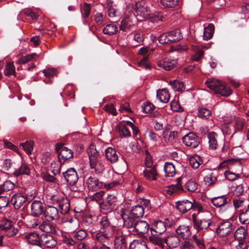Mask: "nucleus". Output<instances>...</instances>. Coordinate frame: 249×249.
Instances as JSON below:
<instances>
[{
  "mask_svg": "<svg viewBox=\"0 0 249 249\" xmlns=\"http://www.w3.org/2000/svg\"><path fill=\"white\" fill-rule=\"evenodd\" d=\"M212 214L209 211L192 215L194 227L198 231L207 229L212 222Z\"/></svg>",
  "mask_w": 249,
  "mask_h": 249,
  "instance_id": "nucleus-1",
  "label": "nucleus"
},
{
  "mask_svg": "<svg viewBox=\"0 0 249 249\" xmlns=\"http://www.w3.org/2000/svg\"><path fill=\"white\" fill-rule=\"evenodd\" d=\"M207 87L214 93L223 96H229L231 93V89L226 86L224 82L214 78L210 79L205 83Z\"/></svg>",
  "mask_w": 249,
  "mask_h": 249,
  "instance_id": "nucleus-2",
  "label": "nucleus"
},
{
  "mask_svg": "<svg viewBox=\"0 0 249 249\" xmlns=\"http://www.w3.org/2000/svg\"><path fill=\"white\" fill-rule=\"evenodd\" d=\"M86 183L89 189L93 191H96L103 188L108 190L119 184L118 182L115 181L109 183L99 181L94 176L88 177L86 180Z\"/></svg>",
  "mask_w": 249,
  "mask_h": 249,
  "instance_id": "nucleus-3",
  "label": "nucleus"
},
{
  "mask_svg": "<svg viewBox=\"0 0 249 249\" xmlns=\"http://www.w3.org/2000/svg\"><path fill=\"white\" fill-rule=\"evenodd\" d=\"M115 232H112L110 229L105 231L100 229L92 235L95 240V244H104L107 243L109 239L112 237Z\"/></svg>",
  "mask_w": 249,
  "mask_h": 249,
  "instance_id": "nucleus-4",
  "label": "nucleus"
},
{
  "mask_svg": "<svg viewBox=\"0 0 249 249\" xmlns=\"http://www.w3.org/2000/svg\"><path fill=\"white\" fill-rule=\"evenodd\" d=\"M52 200L54 204L58 205L61 213L66 214L69 212L70 204L69 200L66 197L63 196L56 195L52 196Z\"/></svg>",
  "mask_w": 249,
  "mask_h": 249,
  "instance_id": "nucleus-5",
  "label": "nucleus"
},
{
  "mask_svg": "<svg viewBox=\"0 0 249 249\" xmlns=\"http://www.w3.org/2000/svg\"><path fill=\"white\" fill-rule=\"evenodd\" d=\"M136 23L137 18L133 13L126 14L121 22L120 29L123 31L127 32L131 30Z\"/></svg>",
  "mask_w": 249,
  "mask_h": 249,
  "instance_id": "nucleus-6",
  "label": "nucleus"
},
{
  "mask_svg": "<svg viewBox=\"0 0 249 249\" xmlns=\"http://www.w3.org/2000/svg\"><path fill=\"white\" fill-rule=\"evenodd\" d=\"M56 149L58 154V159L61 163L73 157V152L71 150L64 146L63 144L57 143L56 145Z\"/></svg>",
  "mask_w": 249,
  "mask_h": 249,
  "instance_id": "nucleus-7",
  "label": "nucleus"
},
{
  "mask_svg": "<svg viewBox=\"0 0 249 249\" xmlns=\"http://www.w3.org/2000/svg\"><path fill=\"white\" fill-rule=\"evenodd\" d=\"M183 143L191 148H196L199 144V140L196 135L193 132H189L185 135L182 139Z\"/></svg>",
  "mask_w": 249,
  "mask_h": 249,
  "instance_id": "nucleus-8",
  "label": "nucleus"
},
{
  "mask_svg": "<svg viewBox=\"0 0 249 249\" xmlns=\"http://www.w3.org/2000/svg\"><path fill=\"white\" fill-rule=\"evenodd\" d=\"M164 242L169 249H173L180 246V238L175 233H170L164 238Z\"/></svg>",
  "mask_w": 249,
  "mask_h": 249,
  "instance_id": "nucleus-9",
  "label": "nucleus"
},
{
  "mask_svg": "<svg viewBox=\"0 0 249 249\" xmlns=\"http://www.w3.org/2000/svg\"><path fill=\"white\" fill-rule=\"evenodd\" d=\"M233 230L231 222L226 221L222 222L216 229V232L220 236L224 237L230 234Z\"/></svg>",
  "mask_w": 249,
  "mask_h": 249,
  "instance_id": "nucleus-10",
  "label": "nucleus"
},
{
  "mask_svg": "<svg viewBox=\"0 0 249 249\" xmlns=\"http://www.w3.org/2000/svg\"><path fill=\"white\" fill-rule=\"evenodd\" d=\"M242 165L240 162L234 159H229L220 162L218 166L219 169L228 168L229 170H234L235 168H241Z\"/></svg>",
  "mask_w": 249,
  "mask_h": 249,
  "instance_id": "nucleus-11",
  "label": "nucleus"
},
{
  "mask_svg": "<svg viewBox=\"0 0 249 249\" xmlns=\"http://www.w3.org/2000/svg\"><path fill=\"white\" fill-rule=\"evenodd\" d=\"M210 47L211 46L209 44L207 45L202 44L199 45H192V49L195 53L194 55L193 56V59L196 61H199L204 55V52L202 50L208 49L210 48Z\"/></svg>",
  "mask_w": 249,
  "mask_h": 249,
  "instance_id": "nucleus-12",
  "label": "nucleus"
},
{
  "mask_svg": "<svg viewBox=\"0 0 249 249\" xmlns=\"http://www.w3.org/2000/svg\"><path fill=\"white\" fill-rule=\"evenodd\" d=\"M44 215L48 221L58 219L59 214L58 209L53 206H48L45 209Z\"/></svg>",
  "mask_w": 249,
  "mask_h": 249,
  "instance_id": "nucleus-13",
  "label": "nucleus"
},
{
  "mask_svg": "<svg viewBox=\"0 0 249 249\" xmlns=\"http://www.w3.org/2000/svg\"><path fill=\"white\" fill-rule=\"evenodd\" d=\"M63 174L65 179L70 185H74L78 180L77 172L73 168L68 169Z\"/></svg>",
  "mask_w": 249,
  "mask_h": 249,
  "instance_id": "nucleus-14",
  "label": "nucleus"
},
{
  "mask_svg": "<svg viewBox=\"0 0 249 249\" xmlns=\"http://www.w3.org/2000/svg\"><path fill=\"white\" fill-rule=\"evenodd\" d=\"M206 176L203 178V181L205 185L210 186L214 184L217 181V173L216 172H213L210 169L203 170Z\"/></svg>",
  "mask_w": 249,
  "mask_h": 249,
  "instance_id": "nucleus-15",
  "label": "nucleus"
},
{
  "mask_svg": "<svg viewBox=\"0 0 249 249\" xmlns=\"http://www.w3.org/2000/svg\"><path fill=\"white\" fill-rule=\"evenodd\" d=\"M218 212L223 218L227 219L232 218L235 213L234 209L228 203L219 208Z\"/></svg>",
  "mask_w": 249,
  "mask_h": 249,
  "instance_id": "nucleus-16",
  "label": "nucleus"
},
{
  "mask_svg": "<svg viewBox=\"0 0 249 249\" xmlns=\"http://www.w3.org/2000/svg\"><path fill=\"white\" fill-rule=\"evenodd\" d=\"M177 209L182 213H184L194 208L193 203L188 200H183L176 202Z\"/></svg>",
  "mask_w": 249,
  "mask_h": 249,
  "instance_id": "nucleus-17",
  "label": "nucleus"
},
{
  "mask_svg": "<svg viewBox=\"0 0 249 249\" xmlns=\"http://www.w3.org/2000/svg\"><path fill=\"white\" fill-rule=\"evenodd\" d=\"M26 200L25 196L21 193L15 194L11 198V202L16 209H18L22 206Z\"/></svg>",
  "mask_w": 249,
  "mask_h": 249,
  "instance_id": "nucleus-18",
  "label": "nucleus"
},
{
  "mask_svg": "<svg viewBox=\"0 0 249 249\" xmlns=\"http://www.w3.org/2000/svg\"><path fill=\"white\" fill-rule=\"evenodd\" d=\"M242 173V167L241 168H235L234 170H228L224 172L225 178L231 181L238 179L241 177Z\"/></svg>",
  "mask_w": 249,
  "mask_h": 249,
  "instance_id": "nucleus-19",
  "label": "nucleus"
},
{
  "mask_svg": "<svg viewBox=\"0 0 249 249\" xmlns=\"http://www.w3.org/2000/svg\"><path fill=\"white\" fill-rule=\"evenodd\" d=\"M40 240L41 242L40 244H41L45 248L48 249L53 248L57 244L56 240L50 234H42L41 236Z\"/></svg>",
  "mask_w": 249,
  "mask_h": 249,
  "instance_id": "nucleus-20",
  "label": "nucleus"
},
{
  "mask_svg": "<svg viewBox=\"0 0 249 249\" xmlns=\"http://www.w3.org/2000/svg\"><path fill=\"white\" fill-rule=\"evenodd\" d=\"M31 213L32 215L38 216L44 213V204L40 201L34 200L31 206Z\"/></svg>",
  "mask_w": 249,
  "mask_h": 249,
  "instance_id": "nucleus-21",
  "label": "nucleus"
},
{
  "mask_svg": "<svg viewBox=\"0 0 249 249\" xmlns=\"http://www.w3.org/2000/svg\"><path fill=\"white\" fill-rule=\"evenodd\" d=\"M89 165L90 168L98 174H102L105 168L101 158L89 161Z\"/></svg>",
  "mask_w": 249,
  "mask_h": 249,
  "instance_id": "nucleus-22",
  "label": "nucleus"
},
{
  "mask_svg": "<svg viewBox=\"0 0 249 249\" xmlns=\"http://www.w3.org/2000/svg\"><path fill=\"white\" fill-rule=\"evenodd\" d=\"M134 229L138 234H144L148 231L149 225L145 221L140 220L135 223Z\"/></svg>",
  "mask_w": 249,
  "mask_h": 249,
  "instance_id": "nucleus-23",
  "label": "nucleus"
},
{
  "mask_svg": "<svg viewBox=\"0 0 249 249\" xmlns=\"http://www.w3.org/2000/svg\"><path fill=\"white\" fill-rule=\"evenodd\" d=\"M176 232L178 235L183 239H188L191 235L190 227L188 225H180L176 229Z\"/></svg>",
  "mask_w": 249,
  "mask_h": 249,
  "instance_id": "nucleus-24",
  "label": "nucleus"
},
{
  "mask_svg": "<svg viewBox=\"0 0 249 249\" xmlns=\"http://www.w3.org/2000/svg\"><path fill=\"white\" fill-rule=\"evenodd\" d=\"M177 64L176 61L169 58H165L164 60L157 62V66L166 71L172 70Z\"/></svg>",
  "mask_w": 249,
  "mask_h": 249,
  "instance_id": "nucleus-25",
  "label": "nucleus"
},
{
  "mask_svg": "<svg viewBox=\"0 0 249 249\" xmlns=\"http://www.w3.org/2000/svg\"><path fill=\"white\" fill-rule=\"evenodd\" d=\"M117 201V198L113 195H109L105 199L102 204V207L105 210H109L113 208Z\"/></svg>",
  "mask_w": 249,
  "mask_h": 249,
  "instance_id": "nucleus-26",
  "label": "nucleus"
},
{
  "mask_svg": "<svg viewBox=\"0 0 249 249\" xmlns=\"http://www.w3.org/2000/svg\"><path fill=\"white\" fill-rule=\"evenodd\" d=\"M136 13L137 14V17H138L139 18L138 20H142L143 19H146L150 18V13L147 11V8L143 5L141 4H138L136 6Z\"/></svg>",
  "mask_w": 249,
  "mask_h": 249,
  "instance_id": "nucleus-27",
  "label": "nucleus"
},
{
  "mask_svg": "<svg viewBox=\"0 0 249 249\" xmlns=\"http://www.w3.org/2000/svg\"><path fill=\"white\" fill-rule=\"evenodd\" d=\"M64 223L68 231L70 232H74L79 227V221L75 218H68Z\"/></svg>",
  "mask_w": 249,
  "mask_h": 249,
  "instance_id": "nucleus-28",
  "label": "nucleus"
},
{
  "mask_svg": "<svg viewBox=\"0 0 249 249\" xmlns=\"http://www.w3.org/2000/svg\"><path fill=\"white\" fill-rule=\"evenodd\" d=\"M87 153L89 161L101 158V155L97 150L94 144H91L87 149Z\"/></svg>",
  "mask_w": 249,
  "mask_h": 249,
  "instance_id": "nucleus-29",
  "label": "nucleus"
},
{
  "mask_svg": "<svg viewBox=\"0 0 249 249\" xmlns=\"http://www.w3.org/2000/svg\"><path fill=\"white\" fill-rule=\"evenodd\" d=\"M39 229L42 231L47 233H56V230L55 227L51 224L47 222L46 221H40L38 225Z\"/></svg>",
  "mask_w": 249,
  "mask_h": 249,
  "instance_id": "nucleus-30",
  "label": "nucleus"
},
{
  "mask_svg": "<svg viewBox=\"0 0 249 249\" xmlns=\"http://www.w3.org/2000/svg\"><path fill=\"white\" fill-rule=\"evenodd\" d=\"M27 242L31 245H38L40 243L39 234L36 232H31L25 236Z\"/></svg>",
  "mask_w": 249,
  "mask_h": 249,
  "instance_id": "nucleus-31",
  "label": "nucleus"
},
{
  "mask_svg": "<svg viewBox=\"0 0 249 249\" xmlns=\"http://www.w3.org/2000/svg\"><path fill=\"white\" fill-rule=\"evenodd\" d=\"M105 154L107 159L111 163H115L118 161V156L116 154L115 149L112 147H108L106 149L105 151Z\"/></svg>",
  "mask_w": 249,
  "mask_h": 249,
  "instance_id": "nucleus-32",
  "label": "nucleus"
},
{
  "mask_svg": "<svg viewBox=\"0 0 249 249\" xmlns=\"http://www.w3.org/2000/svg\"><path fill=\"white\" fill-rule=\"evenodd\" d=\"M157 97L161 102L166 103L170 100V95L166 89H162L157 90Z\"/></svg>",
  "mask_w": 249,
  "mask_h": 249,
  "instance_id": "nucleus-33",
  "label": "nucleus"
},
{
  "mask_svg": "<svg viewBox=\"0 0 249 249\" xmlns=\"http://www.w3.org/2000/svg\"><path fill=\"white\" fill-rule=\"evenodd\" d=\"M144 213V207L141 205H137L132 207L130 214L133 218L142 217Z\"/></svg>",
  "mask_w": 249,
  "mask_h": 249,
  "instance_id": "nucleus-34",
  "label": "nucleus"
},
{
  "mask_svg": "<svg viewBox=\"0 0 249 249\" xmlns=\"http://www.w3.org/2000/svg\"><path fill=\"white\" fill-rule=\"evenodd\" d=\"M165 176L167 177H173L176 174L175 166L172 162H166L164 166Z\"/></svg>",
  "mask_w": 249,
  "mask_h": 249,
  "instance_id": "nucleus-35",
  "label": "nucleus"
},
{
  "mask_svg": "<svg viewBox=\"0 0 249 249\" xmlns=\"http://www.w3.org/2000/svg\"><path fill=\"white\" fill-rule=\"evenodd\" d=\"M211 202L214 206L220 208L228 203L227 197L226 196L214 197L211 199Z\"/></svg>",
  "mask_w": 249,
  "mask_h": 249,
  "instance_id": "nucleus-36",
  "label": "nucleus"
},
{
  "mask_svg": "<svg viewBox=\"0 0 249 249\" xmlns=\"http://www.w3.org/2000/svg\"><path fill=\"white\" fill-rule=\"evenodd\" d=\"M148 241L153 245L158 247H164L163 245L164 239H163L158 234L152 233L148 237Z\"/></svg>",
  "mask_w": 249,
  "mask_h": 249,
  "instance_id": "nucleus-37",
  "label": "nucleus"
},
{
  "mask_svg": "<svg viewBox=\"0 0 249 249\" xmlns=\"http://www.w3.org/2000/svg\"><path fill=\"white\" fill-rule=\"evenodd\" d=\"M114 249H127L125 238L123 235L116 237L114 244Z\"/></svg>",
  "mask_w": 249,
  "mask_h": 249,
  "instance_id": "nucleus-38",
  "label": "nucleus"
},
{
  "mask_svg": "<svg viewBox=\"0 0 249 249\" xmlns=\"http://www.w3.org/2000/svg\"><path fill=\"white\" fill-rule=\"evenodd\" d=\"M143 171L144 177L148 180H156L157 178L158 174L155 167L149 168Z\"/></svg>",
  "mask_w": 249,
  "mask_h": 249,
  "instance_id": "nucleus-39",
  "label": "nucleus"
},
{
  "mask_svg": "<svg viewBox=\"0 0 249 249\" xmlns=\"http://www.w3.org/2000/svg\"><path fill=\"white\" fill-rule=\"evenodd\" d=\"M163 137L166 142H172L178 138V132L176 131H171L164 130L162 132Z\"/></svg>",
  "mask_w": 249,
  "mask_h": 249,
  "instance_id": "nucleus-40",
  "label": "nucleus"
},
{
  "mask_svg": "<svg viewBox=\"0 0 249 249\" xmlns=\"http://www.w3.org/2000/svg\"><path fill=\"white\" fill-rule=\"evenodd\" d=\"M122 218L124 221V226L127 228H131L134 225V219L133 217L126 213L121 214Z\"/></svg>",
  "mask_w": 249,
  "mask_h": 249,
  "instance_id": "nucleus-41",
  "label": "nucleus"
},
{
  "mask_svg": "<svg viewBox=\"0 0 249 249\" xmlns=\"http://www.w3.org/2000/svg\"><path fill=\"white\" fill-rule=\"evenodd\" d=\"M217 134L214 132H212L208 134V139L209 140V146L211 149H216L218 147V142L217 141Z\"/></svg>",
  "mask_w": 249,
  "mask_h": 249,
  "instance_id": "nucleus-42",
  "label": "nucleus"
},
{
  "mask_svg": "<svg viewBox=\"0 0 249 249\" xmlns=\"http://www.w3.org/2000/svg\"><path fill=\"white\" fill-rule=\"evenodd\" d=\"M100 224L101 225L100 229H103L105 231L110 229L112 232H115V228L110 225L107 216H104L102 217Z\"/></svg>",
  "mask_w": 249,
  "mask_h": 249,
  "instance_id": "nucleus-43",
  "label": "nucleus"
},
{
  "mask_svg": "<svg viewBox=\"0 0 249 249\" xmlns=\"http://www.w3.org/2000/svg\"><path fill=\"white\" fill-rule=\"evenodd\" d=\"M190 164L194 169H197L203 163V160L199 156L194 155L189 158Z\"/></svg>",
  "mask_w": 249,
  "mask_h": 249,
  "instance_id": "nucleus-44",
  "label": "nucleus"
},
{
  "mask_svg": "<svg viewBox=\"0 0 249 249\" xmlns=\"http://www.w3.org/2000/svg\"><path fill=\"white\" fill-rule=\"evenodd\" d=\"M15 186V184L10 180H6L0 185V195L12 190Z\"/></svg>",
  "mask_w": 249,
  "mask_h": 249,
  "instance_id": "nucleus-45",
  "label": "nucleus"
},
{
  "mask_svg": "<svg viewBox=\"0 0 249 249\" xmlns=\"http://www.w3.org/2000/svg\"><path fill=\"white\" fill-rule=\"evenodd\" d=\"M130 249H148L146 243L142 240H136L130 245Z\"/></svg>",
  "mask_w": 249,
  "mask_h": 249,
  "instance_id": "nucleus-46",
  "label": "nucleus"
},
{
  "mask_svg": "<svg viewBox=\"0 0 249 249\" xmlns=\"http://www.w3.org/2000/svg\"><path fill=\"white\" fill-rule=\"evenodd\" d=\"M214 31V26L213 24H209L207 27L204 28L203 32L204 40H208L212 38Z\"/></svg>",
  "mask_w": 249,
  "mask_h": 249,
  "instance_id": "nucleus-47",
  "label": "nucleus"
},
{
  "mask_svg": "<svg viewBox=\"0 0 249 249\" xmlns=\"http://www.w3.org/2000/svg\"><path fill=\"white\" fill-rule=\"evenodd\" d=\"M153 230L159 235L162 234L166 231L165 223L161 221H158L155 223Z\"/></svg>",
  "mask_w": 249,
  "mask_h": 249,
  "instance_id": "nucleus-48",
  "label": "nucleus"
},
{
  "mask_svg": "<svg viewBox=\"0 0 249 249\" xmlns=\"http://www.w3.org/2000/svg\"><path fill=\"white\" fill-rule=\"evenodd\" d=\"M37 57L36 53H33L25 56H21L16 62L17 64H24L30 61L34 60Z\"/></svg>",
  "mask_w": 249,
  "mask_h": 249,
  "instance_id": "nucleus-49",
  "label": "nucleus"
},
{
  "mask_svg": "<svg viewBox=\"0 0 249 249\" xmlns=\"http://www.w3.org/2000/svg\"><path fill=\"white\" fill-rule=\"evenodd\" d=\"M167 34L170 43L172 42L178 41L181 39L180 33L178 30L167 32Z\"/></svg>",
  "mask_w": 249,
  "mask_h": 249,
  "instance_id": "nucleus-50",
  "label": "nucleus"
},
{
  "mask_svg": "<svg viewBox=\"0 0 249 249\" xmlns=\"http://www.w3.org/2000/svg\"><path fill=\"white\" fill-rule=\"evenodd\" d=\"M183 190L182 186L180 184L176 185H171L168 186L166 189V193L169 195H173L174 194L178 193Z\"/></svg>",
  "mask_w": 249,
  "mask_h": 249,
  "instance_id": "nucleus-51",
  "label": "nucleus"
},
{
  "mask_svg": "<svg viewBox=\"0 0 249 249\" xmlns=\"http://www.w3.org/2000/svg\"><path fill=\"white\" fill-rule=\"evenodd\" d=\"M34 142L32 141H27L24 142L20 143L21 146L26 153L28 155H30L32 153L34 149Z\"/></svg>",
  "mask_w": 249,
  "mask_h": 249,
  "instance_id": "nucleus-52",
  "label": "nucleus"
},
{
  "mask_svg": "<svg viewBox=\"0 0 249 249\" xmlns=\"http://www.w3.org/2000/svg\"><path fill=\"white\" fill-rule=\"evenodd\" d=\"M30 174V169L28 166L25 164H22L18 169L14 172V175L18 177L21 175H29Z\"/></svg>",
  "mask_w": 249,
  "mask_h": 249,
  "instance_id": "nucleus-53",
  "label": "nucleus"
},
{
  "mask_svg": "<svg viewBox=\"0 0 249 249\" xmlns=\"http://www.w3.org/2000/svg\"><path fill=\"white\" fill-rule=\"evenodd\" d=\"M103 32L104 34L112 35L117 33V26L114 24H107L103 29Z\"/></svg>",
  "mask_w": 249,
  "mask_h": 249,
  "instance_id": "nucleus-54",
  "label": "nucleus"
},
{
  "mask_svg": "<svg viewBox=\"0 0 249 249\" xmlns=\"http://www.w3.org/2000/svg\"><path fill=\"white\" fill-rule=\"evenodd\" d=\"M247 232L246 229L243 227H240L238 228L234 232V237L238 241H242L246 235Z\"/></svg>",
  "mask_w": 249,
  "mask_h": 249,
  "instance_id": "nucleus-55",
  "label": "nucleus"
},
{
  "mask_svg": "<svg viewBox=\"0 0 249 249\" xmlns=\"http://www.w3.org/2000/svg\"><path fill=\"white\" fill-rule=\"evenodd\" d=\"M12 225L11 221L7 219L3 220L0 223V234L3 235Z\"/></svg>",
  "mask_w": 249,
  "mask_h": 249,
  "instance_id": "nucleus-56",
  "label": "nucleus"
},
{
  "mask_svg": "<svg viewBox=\"0 0 249 249\" xmlns=\"http://www.w3.org/2000/svg\"><path fill=\"white\" fill-rule=\"evenodd\" d=\"M4 74L7 76L15 75V67L13 62H9L5 66L4 70Z\"/></svg>",
  "mask_w": 249,
  "mask_h": 249,
  "instance_id": "nucleus-57",
  "label": "nucleus"
},
{
  "mask_svg": "<svg viewBox=\"0 0 249 249\" xmlns=\"http://www.w3.org/2000/svg\"><path fill=\"white\" fill-rule=\"evenodd\" d=\"M118 131L119 134L124 137H129L130 136V132L127 128L126 125L123 124H120L117 126Z\"/></svg>",
  "mask_w": 249,
  "mask_h": 249,
  "instance_id": "nucleus-58",
  "label": "nucleus"
},
{
  "mask_svg": "<svg viewBox=\"0 0 249 249\" xmlns=\"http://www.w3.org/2000/svg\"><path fill=\"white\" fill-rule=\"evenodd\" d=\"M245 125V120L241 118H236L234 123L235 132L241 131Z\"/></svg>",
  "mask_w": 249,
  "mask_h": 249,
  "instance_id": "nucleus-59",
  "label": "nucleus"
},
{
  "mask_svg": "<svg viewBox=\"0 0 249 249\" xmlns=\"http://www.w3.org/2000/svg\"><path fill=\"white\" fill-rule=\"evenodd\" d=\"M180 249H196L193 241L190 239L183 241L179 246Z\"/></svg>",
  "mask_w": 249,
  "mask_h": 249,
  "instance_id": "nucleus-60",
  "label": "nucleus"
},
{
  "mask_svg": "<svg viewBox=\"0 0 249 249\" xmlns=\"http://www.w3.org/2000/svg\"><path fill=\"white\" fill-rule=\"evenodd\" d=\"M248 207V209L239 215L240 222L243 224H249V204Z\"/></svg>",
  "mask_w": 249,
  "mask_h": 249,
  "instance_id": "nucleus-61",
  "label": "nucleus"
},
{
  "mask_svg": "<svg viewBox=\"0 0 249 249\" xmlns=\"http://www.w3.org/2000/svg\"><path fill=\"white\" fill-rule=\"evenodd\" d=\"M134 40L136 42L134 46H138L142 45L144 40V35L140 32H135L134 33Z\"/></svg>",
  "mask_w": 249,
  "mask_h": 249,
  "instance_id": "nucleus-62",
  "label": "nucleus"
},
{
  "mask_svg": "<svg viewBox=\"0 0 249 249\" xmlns=\"http://www.w3.org/2000/svg\"><path fill=\"white\" fill-rule=\"evenodd\" d=\"M170 84L175 91H181L185 89L184 85L177 80L170 81Z\"/></svg>",
  "mask_w": 249,
  "mask_h": 249,
  "instance_id": "nucleus-63",
  "label": "nucleus"
},
{
  "mask_svg": "<svg viewBox=\"0 0 249 249\" xmlns=\"http://www.w3.org/2000/svg\"><path fill=\"white\" fill-rule=\"evenodd\" d=\"M212 115L211 110L206 108H199L198 110V116L204 119H208Z\"/></svg>",
  "mask_w": 249,
  "mask_h": 249,
  "instance_id": "nucleus-64",
  "label": "nucleus"
}]
</instances>
